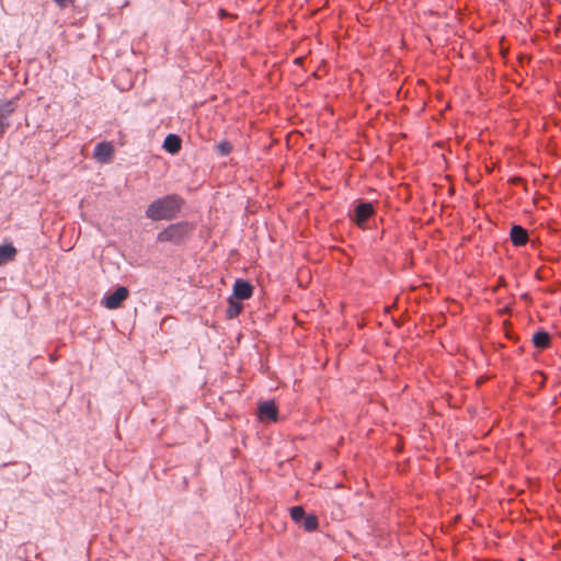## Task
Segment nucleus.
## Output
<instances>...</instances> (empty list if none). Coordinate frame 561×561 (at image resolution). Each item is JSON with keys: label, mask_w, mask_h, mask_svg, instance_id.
I'll return each instance as SVG.
<instances>
[{"label": "nucleus", "mask_w": 561, "mask_h": 561, "mask_svg": "<svg viewBox=\"0 0 561 561\" xmlns=\"http://www.w3.org/2000/svg\"><path fill=\"white\" fill-rule=\"evenodd\" d=\"M184 201L176 194L165 195L152 201L146 208L145 215L152 221H170L178 217Z\"/></svg>", "instance_id": "f257e3e1"}, {"label": "nucleus", "mask_w": 561, "mask_h": 561, "mask_svg": "<svg viewBox=\"0 0 561 561\" xmlns=\"http://www.w3.org/2000/svg\"><path fill=\"white\" fill-rule=\"evenodd\" d=\"M192 229L193 227L187 222L172 224L158 233L157 240L159 242L182 243Z\"/></svg>", "instance_id": "f03ea898"}, {"label": "nucleus", "mask_w": 561, "mask_h": 561, "mask_svg": "<svg viewBox=\"0 0 561 561\" xmlns=\"http://www.w3.org/2000/svg\"><path fill=\"white\" fill-rule=\"evenodd\" d=\"M128 296L129 290L124 286H119L115 289L114 293L106 295L102 299V305L106 309L115 310L122 306L123 301H125L128 298Z\"/></svg>", "instance_id": "7ed1b4c3"}, {"label": "nucleus", "mask_w": 561, "mask_h": 561, "mask_svg": "<svg viewBox=\"0 0 561 561\" xmlns=\"http://www.w3.org/2000/svg\"><path fill=\"white\" fill-rule=\"evenodd\" d=\"M16 106L18 104L15 100L0 102V136H2L7 128H9L10 124L8 118L12 113H14Z\"/></svg>", "instance_id": "20e7f679"}, {"label": "nucleus", "mask_w": 561, "mask_h": 561, "mask_svg": "<svg viewBox=\"0 0 561 561\" xmlns=\"http://www.w3.org/2000/svg\"><path fill=\"white\" fill-rule=\"evenodd\" d=\"M253 294V287L252 285L243 279L236 280L233 285V294L231 297L238 299V300H245L249 299Z\"/></svg>", "instance_id": "39448f33"}, {"label": "nucleus", "mask_w": 561, "mask_h": 561, "mask_svg": "<svg viewBox=\"0 0 561 561\" xmlns=\"http://www.w3.org/2000/svg\"><path fill=\"white\" fill-rule=\"evenodd\" d=\"M261 421L275 422L277 420V408L272 401L262 402L257 409Z\"/></svg>", "instance_id": "423d86ee"}, {"label": "nucleus", "mask_w": 561, "mask_h": 561, "mask_svg": "<svg viewBox=\"0 0 561 561\" xmlns=\"http://www.w3.org/2000/svg\"><path fill=\"white\" fill-rule=\"evenodd\" d=\"M373 213H374L373 204H370V203H360L355 208L354 221L358 226H362L373 215Z\"/></svg>", "instance_id": "0eeeda50"}, {"label": "nucleus", "mask_w": 561, "mask_h": 561, "mask_svg": "<svg viewBox=\"0 0 561 561\" xmlns=\"http://www.w3.org/2000/svg\"><path fill=\"white\" fill-rule=\"evenodd\" d=\"M113 156V147L108 142L98 144L94 149V157L101 162H108Z\"/></svg>", "instance_id": "6e6552de"}, {"label": "nucleus", "mask_w": 561, "mask_h": 561, "mask_svg": "<svg viewBox=\"0 0 561 561\" xmlns=\"http://www.w3.org/2000/svg\"><path fill=\"white\" fill-rule=\"evenodd\" d=\"M511 241L516 247L525 245L528 241V233L522 226H513L511 229Z\"/></svg>", "instance_id": "1a4fd4ad"}, {"label": "nucleus", "mask_w": 561, "mask_h": 561, "mask_svg": "<svg viewBox=\"0 0 561 561\" xmlns=\"http://www.w3.org/2000/svg\"><path fill=\"white\" fill-rule=\"evenodd\" d=\"M18 250L12 244L0 245V266L14 261Z\"/></svg>", "instance_id": "9d476101"}, {"label": "nucleus", "mask_w": 561, "mask_h": 561, "mask_svg": "<svg viewBox=\"0 0 561 561\" xmlns=\"http://www.w3.org/2000/svg\"><path fill=\"white\" fill-rule=\"evenodd\" d=\"M181 138L176 135L170 134L164 138L163 148L172 154H175L181 149Z\"/></svg>", "instance_id": "9b49d317"}, {"label": "nucleus", "mask_w": 561, "mask_h": 561, "mask_svg": "<svg viewBox=\"0 0 561 561\" xmlns=\"http://www.w3.org/2000/svg\"><path fill=\"white\" fill-rule=\"evenodd\" d=\"M243 309V305L241 302L238 301V299L233 298V297H230L228 299V308H227V317L229 319H233L236 317H238L241 311Z\"/></svg>", "instance_id": "f8f14e48"}, {"label": "nucleus", "mask_w": 561, "mask_h": 561, "mask_svg": "<svg viewBox=\"0 0 561 561\" xmlns=\"http://www.w3.org/2000/svg\"><path fill=\"white\" fill-rule=\"evenodd\" d=\"M533 343L537 348L543 350L550 344V335L545 331L536 332L533 335Z\"/></svg>", "instance_id": "ddd939ff"}, {"label": "nucleus", "mask_w": 561, "mask_h": 561, "mask_svg": "<svg viewBox=\"0 0 561 561\" xmlns=\"http://www.w3.org/2000/svg\"><path fill=\"white\" fill-rule=\"evenodd\" d=\"M300 525L306 531H314L319 526L318 517L314 514L305 515Z\"/></svg>", "instance_id": "4468645a"}, {"label": "nucleus", "mask_w": 561, "mask_h": 561, "mask_svg": "<svg viewBox=\"0 0 561 561\" xmlns=\"http://www.w3.org/2000/svg\"><path fill=\"white\" fill-rule=\"evenodd\" d=\"M289 514H290V517L291 519L296 523V524H300L302 518L305 517L306 513H305V510L302 506H293L290 510H289Z\"/></svg>", "instance_id": "2eb2a0df"}, {"label": "nucleus", "mask_w": 561, "mask_h": 561, "mask_svg": "<svg viewBox=\"0 0 561 561\" xmlns=\"http://www.w3.org/2000/svg\"><path fill=\"white\" fill-rule=\"evenodd\" d=\"M58 7L66 8L73 2V0H53Z\"/></svg>", "instance_id": "dca6fc26"}, {"label": "nucleus", "mask_w": 561, "mask_h": 561, "mask_svg": "<svg viewBox=\"0 0 561 561\" xmlns=\"http://www.w3.org/2000/svg\"><path fill=\"white\" fill-rule=\"evenodd\" d=\"M230 149H231V147H230L229 144H221L220 145V150H221L222 154H228Z\"/></svg>", "instance_id": "f3484780"}]
</instances>
